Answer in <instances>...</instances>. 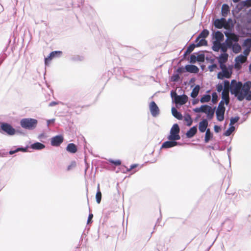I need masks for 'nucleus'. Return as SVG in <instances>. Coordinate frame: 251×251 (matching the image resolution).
Masks as SVG:
<instances>
[{
  "label": "nucleus",
  "instance_id": "1",
  "mask_svg": "<svg viewBox=\"0 0 251 251\" xmlns=\"http://www.w3.org/2000/svg\"><path fill=\"white\" fill-rule=\"evenodd\" d=\"M20 124L23 128L32 130L36 127L38 124V120L31 118H23L20 120Z\"/></svg>",
  "mask_w": 251,
  "mask_h": 251
},
{
  "label": "nucleus",
  "instance_id": "2",
  "mask_svg": "<svg viewBox=\"0 0 251 251\" xmlns=\"http://www.w3.org/2000/svg\"><path fill=\"white\" fill-rule=\"evenodd\" d=\"M242 82L237 81L236 79H232L230 82V92L237 98V96L242 92Z\"/></svg>",
  "mask_w": 251,
  "mask_h": 251
},
{
  "label": "nucleus",
  "instance_id": "3",
  "mask_svg": "<svg viewBox=\"0 0 251 251\" xmlns=\"http://www.w3.org/2000/svg\"><path fill=\"white\" fill-rule=\"evenodd\" d=\"M0 133L8 136L14 135L15 128L9 123L7 122L0 123Z\"/></svg>",
  "mask_w": 251,
  "mask_h": 251
},
{
  "label": "nucleus",
  "instance_id": "4",
  "mask_svg": "<svg viewBox=\"0 0 251 251\" xmlns=\"http://www.w3.org/2000/svg\"><path fill=\"white\" fill-rule=\"evenodd\" d=\"M50 144L53 147L59 146L64 141V137L62 134H58L52 137L50 139Z\"/></svg>",
  "mask_w": 251,
  "mask_h": 251
},
{
  "label": "nucleus",
  "instance_id": "5",
  "mask_svg": "<svg viewBox=\"0 0 251 251\" xmlns=\"http://www.w3.org/2000/svg\"><path fill=\"white\" fill-rule=\"evenodd\" d=\"M175 95L176 98L174 100V101L176 104L183 105L186 104L188 99V97L184 93L182 95H177L176 92H175Z\"/></svg>",
  "mask_w": 251,
  "mask_h": 251
},
{
  "label": "nucleus",
  "instance_id": "6",
  "mask_svg": "<svg viewBox=\"0 0 251 251\" xmlns=\"http://www.w3.org/2000/svg\"><path fill=\"white\" fill-rule=\"evenodd\" d=\"M182 143L173 140H168L164 142L161 147V149H170L176 146H181Z\"/></svg>",
  "mask_w": 251,
  "mask_h": 251
},
{
  "label": "nucleus",
  "instance_id": "7",
  "mask_svg": "<svg viewBox=\"0 0 251 251\" xmlns=\"http://www.w3.org/2000/svg\"><path fill=\"white\" fill-rule=\"evenodd\" d=\"M151 115L153 117H157L160 112V110L154 101H151L149 105Z\"/></svg>",
  "mask_w": 251,
  "mask_h": 251
},
{
  "label": "nucleus",
  "instance_id": "8",
  "mask_svg": "<svg viewBox=\"0 0 251 251\" xmlns=\"http://www.w3.org/2000/svg\"><path fill=\"white\" fill-rule=\"evenodd\" d=\"M29 148V146L27 145L25 147L23 146H14L8 152V154L10 155H12L15 153H17L19 151H21L22 152H28V149Z\"/></svg>",
  "mask_w": 251,
  "mask_h": 251
},
{
  "label": "nucleus",
  "instance_id": "9",
  "mask_svg": "<svg viewBox=\"0 0 251 251\" xmlns=\"http://www.w3.org/2000/svg\"><path fill=\"white\" fill-rule=\"evenodd\" d=\"M246 99L248 101L251 100V90L242 91L237 97V100L239 101H242Z\"/></svg>",
  "mask_w": 251,
  "mask_h": 251
},
{
  "label": "nucleus",
  "instance_id": "10",
  "mask_svg": "<svg viewBox=\"0 0 251 251\" xmlns=\"http://www.w3.org/2000/svg\"><path fill=\"white\" fill-rule=\"evenodd\" d=\"M211 36L212 41H214L215 42H221V41L223 40L224 39V34L222 31L220 30H217L215 32H213L212 33Z\"/></svg>",
  "mask_w": 251,
  "mask_h": 251
},
{
  "label": "nucleus",
  "instance_id": "11",
  "mask_svg": "<svg viewBox=\"0 0 251 251\" xmlns=\"http://www.w3.org/2000/svg\"><path fill=\"white\" fill-rule=\"evenodd\" d=\"M200 69L193 64H187L184 66V71L190 73L197 74L199 72Z\"/></svg>",
  "mask_w": 251,
  "mask_h": 251
},
{
  "label": "nucleus",
  "instance_id": "12",
  "mask_svg": "<svg viewBox=\"0 0 251 251\" xmlns=\"http://www.w3.org/2000/svg\"><path fill=\"white\" fill-rule=\"evenodd\" d=\"M222 226L227 231H230L233 227V223L232 220L227 218L222 223Z\"/></svg>",
  "mask_w": 251,
  "mask_h": 251
},
{
  "label": "nucleus",
  "instance_id": "13",
  "mask_svg": "<svg viewBox=\"0 0 251 251\" xmlns=\"http://www.w3.org/2000/svg\"><path fill=\"white\" fill-rule=\"evenodd\" d=\"M198 127L197 125H195L190 127L188 130L185 134L187 138L190 139L193 138L195 134L197 133Z\"/></svg>",
  "mask_w": 251,
  "mask_h": 251
},
{
  "label": "nucleus",
  "instance_id": "14",
  "mask_svg": "<svg viewBox=\"0 0 251 251\" xmlns=\"http://www.w3.org/2000/svg\"><path fill=\"white\" fill-rule=\"evenodd\" d=\"M46 146L40 142H35L29 146V148H31L34 150L40 151L45 149Z\"/></svg>",
  "mask_w": 251,
  "mask_h": 251
},
{
  "label": "nucleus",
  "instance_id": "15",
  "mask_svg": "<svg viewBox=\"0 0 251 251\" xmlns=\"http://www.w3.org/2000/svg\"><path fill=\"white\" fill-rule=\"evenodd\" d=\"M226 110L216 109L215 110L216 113V119L219 122H222L224 121L225 119V113Z\"/></svg>",
  "mask_w": 251,
  "mask_h": 251
},
{
  "label": "nucleus",
  "instance_id": "16",
  "mask_svg": "<svg viewBox=\"0 0 251 251\" xmlns=\"http://www.w3.org/2000/svg\"><path fill=\"white\" fill-rule=\"evenodd\" d=\"M179 133V132L173 131V130H170V134L167 136L168 140H173L176 141L180 140V136Z\"/></svg>",
  "mask_w": 251,
  "mask_h": 251
},
{
  "label": "nucleus",
  "instance_id": "17",
  "mask_svg": "<svg viewBox=\"0 0 251 251\" xmlns=\"http://www.w3.org/2000/svg\"><path fill=\"white\" fill-rule=\"evenodd\" d=\"M66 150L70 153H75L77 151V147L74 143H69L66 148Z\"/></svg>",
  "mask_w": 251,
  "mask_h": 251
},
{
  "label": "nucleus",
  "instance_id": "18",
  "mask_svg": "<svg viewBox=\"0 0 251 251\" xmlns=\"http://www.w3.org/2000/svg\"><path fill=\"white\" fill-rule=\"evenodd\" d=\"M171 112L173 116L179 120L183 119V116L181 113L178 111L175 107L173 106L171 109Z\"/></svg>",
  "mask_w": 251,
  "mask_h": 251
},
{
  "label": "nucleus",
  "instance_id": "19",
  "mask_svg": "<svg viewBox=\"0 0 251 251\" xmlns=\"http://www.w3.org/2000/svg\"><path fill=\"white\" fill-rule=\"evenodd\" d=\"M229 7L227 3H224L221 8V15L223 17H226L229 13Z\"/></svg>",
  "mask_w": 251,
  "mask_h": 251
},
{
  "label": "nucleus",
  "instance_id": "20",
  "mask_svg": "<svg viewBox=\"0 0 251 251\" xmlns=\"http://www.w3.org/2000/svg\"><path fill=\"white\" fill-rule=\"evenodd\" d=\"M213 138V133L211 132L209 128H207L205 132L204 141L205 143H208Z\"/></svg>",
  "mask_w": 251,
  "mask_h": 251
},
{
  "label": "nucleus",
  "instance_id": "21",
  "mask_svg": "<svg viewBox=\"0 0 251 251\" xmlns=\"http://www.w3.org/2000/svg\"><path fill=\"white\" fill-rule=\"evenodd\" d=\"M201 88V86L199 84H196L194 86L193 89L190 94V97L193 99L196 98L198 94L200 89Z\"/></svg>",
  "mask_w": 251,
  "mask_h": 251
},
{
  "label": "nucleus",
  "instance_id": "22",
  "mask_svg": "<svg viewBox=\"0 0 251 251\" xmlns=\"http://www.w3.org/2000/svg\"><path fill=\"white\" fill-rule=\"evenodd\" d=\"M205 51H206V50L200 51L197 54L198 62L199 63H202L204 62V60L205 59V53H204Z\"/></svg>",
  "mask_w": 251,
  "mask_h": 251
},
{
  "label": "nucleus",
  "instance_id": "23",
  "mask_svg": "<svg viewBox=\"0 0 251 251\" xmlns=\"http://www.w3.org/2000/svg\"><path fill=\"white\" fill-rule=\"evenodd\" d=\"M210 90L206 91L205 93L201 98V103H204L209 101L211 99V96L209 94Z\"/></svg>",
  "mask_w": 251,
  "mask_h": 251
},
{
  "label": "nucleus",
  "instance_id": "24",
  "mask_svg": "<svg viewBox=\"0 0 251 251\" xmlns=\"http://www.w3.org/2000/svg\"><path fill=\"white\" fill-rule=\"evenodd\" d=\"M138 166L137 164H131L129 168L126 167L125 166H122L120 168L121 171L123 173H126L129 172L130 170L136 168Z\"/></svg>",
  "mask_w": 251,
  "mask_h": 251
},
{
  "label": "nucleus",
  "instance_id": "25",
  "mask_svg": "<svg viewBox=\"0 0 251 251\" xmlns=\"http://www.w3.org/2000/svg\"><path fill=\"white\" fill-rule=\"evenodd\" d=\"M195 48H196V47L195 45H194V43H191L189 45V46L187 47L186 50L184 51L183 55V56L184 57V56H186L187 54H189L190 53H191L195 49Z\"/></svg>",
  "mask_w": 251,
  "mask_h": 251
},
{
  "label": "nucleus",
  "instance_id": "26",
  "mask_svg": "<svg viewBox=\"0 0 251 251\" xmlns=\"http://www.w3.org/2000/svg\"><path fill=\"white\" fill-rule=\"evenodd\" d=\"M102 194L100 188V184H99L97 186V192L96 194V202L99 204L101 201Z\"/></svg>",
  "mask_w": 251,
  "mask_h": 251
},
{
  "label": "nucleus",
  "instance_id": "27",
  "mask_svg": "<svg viewBox=\"0 0 251 251\" xmlns=\"http://www.w3.org/2000/svg\"><path fill=\"white\" fill-rule=\"evenodd\" d=\"M194 45L196 48L200 47L201 46H207L208 42L205 39L200 38L199 42L197 43H194Z\"/></svg>",
  "mask_w": 251,
  "mask_h": 251
},
{
  "label": "nucleus",
  "instance_id": "28",
  "mask_svg": "<svg viewBox=\"0 0 251 251\" xmlns=\"http://www.w3.org/2000/svg\"><path fill=\"white\" fill-rule=\"evenodd\" d=\"M228 57V53H221L218 58V63H223L227 60Z\"/></svg>",
  "mask_w": 251,
  "mask_h": 251
},
{
  "label": "nucleus",
  "instance_id": "29",
  "mask_svg": "<svg viewBox=\"0 0 251 251\" xmlns=\"http://www.w3.org/2000/svg\"><path fill=\"white\" fill-rule=\"evenodd\" d=\"M184 120L186 122V126H190L193 123V120L189 113H186L184 115Z\"/></svg>",
  "mask_w": 251,
  "mask_h": 251
},
{
  "label": "nucleus",
  "instance_id": "30",
  "mask_svg": "<svg viewBox=\"0 0 251 251\" xmlns=\"http://www.w3.org/2000/svg\"><path fill=\"white\" fill-rule=\"evenodd\" d=\"M212 50L214 51H218L220 50V46L221 45V42L212 41Z\"/></svg>",
  "mask_w": 251,
  "mask_h": 251
},
{
  "label": "nucleus",
  "instance_id": "31",
  "mask_svg": "<svg viewBox=\"0 0 251 251\" xmlns=\"http://www.w3.org/2000/svg\"><path fill=\"white\" fill-rule=\"evenodd\" d=\"M251 81L248 80L242 83V91H251Z\"/></svg>",
  "mask_w": 251,
  "mask_h": 251
},
{
  "label": "nucleus",
  "instance_id": "32",
  "mask_svg": "<svg viewBox=\"0 0 251 251\" xmlns=\"http://www.w3.org/2000/svg\"><path fill=\"white\" fill-rule=\"evenodd\" d=\"M235 129V127L233 125H230L229 124L228 128L224 132L223 135L225 136H229L231 132Z\"/></svg>",
  "mask_w": 251,
  "mask_h": 251
},
{
  "label": "nucleus",
  "instance_id": "33",
  "mask_svg": "<svg viewBox=\"0 0 251 251\" xmlns=\"http://www.w3.org/2000/svg\"><path fill=\"white\" fill-rule=\"evenodd\" d=\"M216 108V106L213 107L212 110L206 114V118L205 119H207L208 121H211L214 118L215 110Z\"/></svg>",
  "mask_w": 251,
  "mask_h": 251
},
{
  "label": "nucleus",
  "instance_id": "34",
  "mask_svg": "<svg viewBox=\"0 0 251 251\" xmlns=\"http://www.w3.org/2000/svg\"><path fill=\"white\" fill-rule=\"evenodd\" d=\"M241 50L240 45L237 42H235L232 46V51L235 53H238Z\"/></svg>",
  "mask_w": 251,
  "mask_h": 251
},
{
  "label": "nucleus",
  "instance_id": "35",
  "mask_svg": "<svg viewBox=\"0 0 251 251\" xmlns=\"http://www.w3.org/2000/svg\"><path fill=\"white\" fill-rule=\"evenodd\" d=\"M209 34V31L207 29H203L200 33L198 35L199 37L200 38L205 39L207 38Z\"/></svg>",
  "mask_w": 251,
  "mask_h": 251
},
{
  "label": "nucleus",
  "instance_id": "36",
  "mask_svg": "<svg viewBox=\"0 0 251 251\" xmlns=\"http://www.w3.org/2000/svg\"><path fill=\"white\" fill-rule=\"evenodd\" d=\"M223 85L224 91H228L230 90V83L229 81L226 79H224L222 82Z\"/></svg>",
  "mask_w": 251,
  "mask_h": 251
},
{
  "label": "nucleus",
  "instance_id": "37",
  "mask_svg": "<svg viewBox=\"0 0 251 251\" xmlns=\"http://www.w3.org/2000/svg\"><path fill=\"white\" fill-rule=\"evenodd\" d=\"M202 113L206 114L212 110L213 107L210 105L205 104L202 105Z\"/></svg>",
  "mask_w": 251,
  "mask_h": 251
},
{
  "label": "nucleus",
  "instance_id": "38",
  "mask_svg": "<svg viewBox=\"0 0 251 251\" xmlns=\"http://www.w3.org/2000/svg\"><path fill=\"white\" fill-rule=\"evenodd\" d=\"M62 51L60 50H54L50 52V56H51L53 59L54 58L60 57L62 55Z\"/></svg>",
  "mask_w": 251,
  "mask_h": 251
},
{
  "label": "nucleus",
  "instance_id": "39",
  "mask_svg": "<svg viewBox=\"0 0 251 251\" xmlns=\"http://www.w3.org/2000/svg\"><path fill=\"white\" fill-rule=\"evenodd\" d=\"M224 24L220 21L219 19H216L214 22V25L217 29H221L224 27Z\"/></svg>",
  "mask_w": 251,
  "mask_h": 251
},
{
  "label": "nucleus",
  "instance_id": "40",
  "mask_svg": "<svg viewBox=\"0 0 251 251\" xmlns=\"http://www.w3.org/2000/svg\"><path fill=\"white\" fill-rule=\"evenodd\" d=\"M84 59V57L79 55H75L70 58V60L74 62L81 61Z\"/></svg>",
  "mask_w": 251,
  "mask_h": 251
},
{
  "label": "nucleus",
  "instance_id": "41",
  "mask_svg": "<svg viewBox=\"0 0 251 251\" xmlns=\"http://www.w3.org/2000/svg\"><path fill=\"white\" fill-rule=\"evenodd\" d=\"M197 53L198 52H194L191 55L189 61V63H190L191 64H194L196 62H198V59L197 57Z\"/></svg>",
  "mask_w": 251,
  "mask_h": 251
},
{
  "label": "nucleus",
  "instance_id": "42",
  "mask_svg": "<svg viewBox=\"0 0 251 251\" xmlns=\"http://www.w3.org/2000/svg\"><path fill=\"white\" fill-rule=\"evenodd\" d=\"M170 80H171V81H174V82L178 81L180 80V76L179 75V74H178L176 72H174L172 74V75L170 78Z\"/></svg>",
  "mask_w": 251,
  "mask_h": 251
},
{
  "label": "nucleus",
  "instance_id": "43",
  "mask_svg": "<svg viewBox=\"0 0 251 251\" xmlns=\"http://www.w3.org/2000/svg\"><path fill=\"white\" fill-rule=\"evenodd\" d=\"M222 47L220 46V50L221 52V53H226V49L227 47L228 46L227 43H226V41H225V42L223 43L222 44Z\"/></svg>",
  "mask_w": 251,
  "mask_h": 251
},
{
  "label": "nucleus",
  "instance_id": "44",
  "mask_svg": "<svg viewBox=\"0 0 251 251\" xmlns=\"http://www.w3.org/2000/svg\"><path fill=\"white\" fill-rule=\"evenodd\" d=\"M109 162H110L112 165L115 166H120L121 163L122 161L120 159H117V160H114L112 159H109L108 160Z\"/></svg>",
  "mask_w": 251,
  "mask_h": 251
},
{
  "label": "nucleus",
  "instance_id": "45",
  "mask_svg": "<svg viewBox=\"0 0 251 251\" xmlns=\"http://www.w3.org/2000/svg\"><path fill=\"white\" fill-rule=\"evenodd\" d=\"M243 46L246 48L251 47V38H246L243 43Z\"/></svg>",
  "mask_w": 251,
  "mask_h": 251
},
{
  "label": "nucleus",
  "instance_id": "46",
  "mask_svg": "<svg viewBox=\"0 0 251 251\" xmlns=\"http://www.w3.org/2000/svg\"><path fill=\"white\" fill-rule=\"evenodd\" d=\"M221 72H222L223 75L224 76L225 78H228L230 77V71L229 70L228 68H226L225 70H223L222 71H221Z\"/></svg>",
  "mask_w": 251,
  "mask_h": 251
},
{
  "label": "nucleus",
  "instance_id": "47",
  "mask_svg": "<svg viewBox=\"0 0 251 251\" xmlns=\"http://www.w3.org/2000/svg\"><path fill=\"white\" fill-rule=\"evenodd\" d=\"M240 119V117L238 116H236L235 117H231L230 119V125H233V124L238 121Z\"/></svg>",
  "mask_w": 251,
  "mask_h": 251
},
{
  "label": "nucleus",
  "instance_id": "48",
  "mask_svg": "<svg viewBox=\"0 0 251 251\" xmlns=\"http://www.w3.org/2000/svg\"><path fill=\"white\" fill-rule=\"evenodd\" d=\"M209 147L213 150H219L220 151H223L225 150L226 148V146H223L220 147L219 145H217V146H209Z\"/></svg>",
  "mask_w": 251,
  "mask_h": 251
},
{
  "label": "nucleus",
  "instance_id": "49",
  "mask_svg": "<svg viewBox=\"0 0 251 251\" xmlns=\"http://www.w3.org/2000/svg\"><path fill=\"white\" fill-rule=\"evenodd\" d=\"M52 59L53 58H52L51 56H50V53L47 56V57H45L44 62L45 66H46L49 65L50 62Z\"/></svg>",
  "mask_w": 251,
  "mask_h": 251
},
{
  "label": "nucleus",
  "instance_id": "50",
  "mask_svg": "<svg viewBox=\"0 0 251 251\" xmlns=\"http://www.w3.org/2000/svg\"><path fill=\"white\" fill-rule=\"evenodd\" d=\"M216 89L218 93L222 92L224 90L223 85L222 83H219L215 86Z\"/></svg>",
  "mask_w": 251,
  "mask_h": 251
},
{
  "label": "nucleus",
  "instance_id": "51",
  "mask_svg": "<svg viewBox=\"0 0 251 251\" xmlns=\"http://www.w3.org/2000/svg\"><path fill=\"white\" fill-rule=\"evenodd\" d=\"M76 166V163L75 161H71L70 165H69L67 168V170L68 171H70L72 169L75 168Z\"/></svg>",
  "mask_w": 251,
  "mask_h": 251
},
{
  "label": "nucleus",
  "instance_id": "52",
  "mask_svg": "<svg viewBox=\"0 0 251 251\" xmlns=\"http://www.w3.org/2000/svg\"><path fill=\"white\" fill-rule=\"evenodd\" d=\"M173 131H176V132H179L180 131V128H179V126H178V125L177 124V123H176V124H174L172 128H171V130H172Z\"/></svg>",
  "mask_w": 251,
  "mask_h": 251
},
{
  "label": "nucleus",
  "instance_id": "53",
  "mask_svg": "<svg viewBox=\"0 0 251 251\" xmlns=\"http://www.w3.org/2000/svg\"><path fill=\"white\" fill-rule=\"evenodd\" d=\"M199 124L207 127L208 125V121L206 119H203L199 122Z\"/></svg>",
  "mask_w": 251,
  "mask_h": 251
},
{
  "label": "nucleus",
  "instance_id": "54",
  "mask_svg": "<svg viewBox=\"0 0 251 251\" xmlns=\"http://www.w3.org/2000/svg\"><path fill=\"white\" fill-rule=\"evenodd\" d=\"M215 68L218 69L217 64L215 63H212V64L208 66V69H209L210 72H213Z\"/></svg>",
  "mask_w": 251,
  "mask_h": 251
},
{
  "label": "nucleus",
  "instance_id": "55",
  "mask_svg": "<svg viewBox=\"0 0 251 251\" xmlns=\"http://www.w3.org/2000/svg\"><path fill=\"white\" fill-rule=\"evenodd\" d=\"M206 127H206L205 126H203L199 124V130L200 132L201 133H203L204 132H206V130L207 129V128Z\"/></svg>",
  "mask_w": 251,
  "mask_h": 251
},
{
  "label": "nucleus",
  "instance_id": "56",
  "mask_svg": "<svg viewBox=\"0 0 251 251\" xmlns=\"http://www.w3.org/2000/svg\"><path fill=\"white\" fill-rule=\"evenodd\" d=\"M221 130H222L221 126H218V125H214V130L215 133H219Z\"/></svg>",
  "mask_w": 251,
  "mask_h": 251
},
{
  "label": "nucleus",
  "instance_id": "57",
  "mask_svg": "<svg viewBox=\"0 0 251 251\" xmlns=\"http://www.w3.org/2000/svg\"><path fill=\"white\" fill-rule=\"evenodd\" d=\"M235 62L236 63H241L242 62V54L237 56L235 58Z\"/></svg>",
  "mask_w": 251,
  "mask_h": 251
},
{
  "label": "nucleus",
  "instance_id": "58",
  "mask_svg": "<svg viewBox=\"0 0 251 251\" xmlns=\"http://www.w3.org/2000/svg\"><path fill=\"white\" fill-rule=\"evenodd\" d=\"M196 80V78L195 77H192L189 81L188 83L191 85V87H193L196 84H195V82Z\"/></svg>",
  "mask_w": 251,
  "mask_h": 251
},
{
  "label": "nucleus",
  "instance_id": "59",
  "mask_svg": "<svg viewBox=\"0 0 251 251\" xmlns=\"http://www.w3.org/2000/svg\"><path fill=\"white\" fill-rule=\"evenodd\" d=\"M225 103H224V102H223L220 101L218 104L217 109L226 110V107L225 106Z\"/></svg>",
  "mask_w": 251,
  "mask_h": 251
},
{
  "label": "nucleus",
  "instance_id": "60",
  "mask_svg": "<svg viewBox=\"0 0 251 251\" xmlns=\"http://www.w3.org/2000/svg\"><path fill=\"white\" fill-rule=\"evenodd\" d=\"M93 218V214L90 212L88 215V219H87V224H89L93 222L92 219Z\"/></svg>",
  "mask_w": 251,
  "mask_h": 251
},
{
  "label": "nucleus",
  "instance_id": "61",
  "mask_svg": "<svg viewBox=\"0 0 251 251\" xmlns=\"http://www.w3.org/2000/svg\"><path fill=\"white\" fill-rule=\"evenodd\" d=\"M175 72L177 73L178 74H179L181 72H185L184 71V67H183V66L179 67Z\"/></svg>",
  "mask_w": 251,
  "mask_h": 251
},
{
  "label": "nucleus",
  "instance_id": "62",
  "mask_svg": "<svg viewBox=\"0 0 251 251\" xmlns=\"http://www.w3.org/2000/svg\"><path fill=\"white\" fill-rule=\"evenodd\" d=\"M212 101H216L218 98V95L216 92H213L211 95Z\"/></svg>",
  "mask_w": 251,
  "mask_h": 251
},
{
  "label": "nucleus",
  "instance_id": "63",
  "mask_svg": "<svg viewBox=\"0 0 251 251\" xmlns=\"http://www.w3.org/2000/svg\"><path fill=\"white\" fill-rule=\"evenodd\" d=\"M219 68L221 69V71H222L223 70L226 69L227 68L226 64L223 63H219Z\"/></svg>",
  "mask_w": 251,
  "mask_h": 251
},
{
  "label": "nucleus",
  "instance_id": "64",
  "mask_svg": "<svg viewBox=\"0 0 251 251\" xmlns=\"http://www.w3.org/2000/svg\"><path fill=\"white\" fill-rule=\"evenodd\" d=\"M205 60H206L207 62H210L211 63H213V62L214 61V59L212 57L209 56H206L205 57Z\"/></svg>",
  "mask_w": 251,
  "mask_h": 251
}]
</instances>
